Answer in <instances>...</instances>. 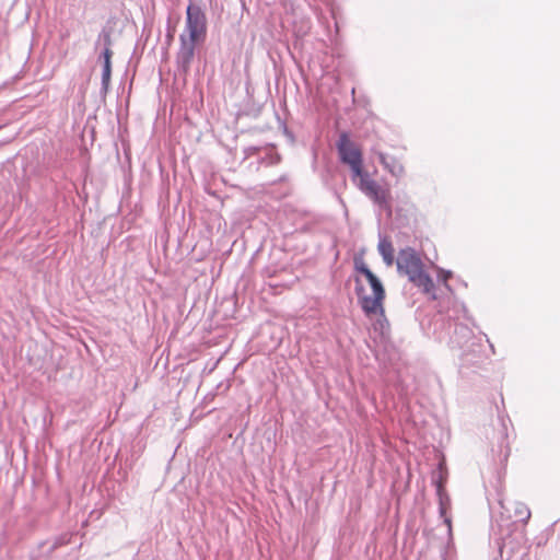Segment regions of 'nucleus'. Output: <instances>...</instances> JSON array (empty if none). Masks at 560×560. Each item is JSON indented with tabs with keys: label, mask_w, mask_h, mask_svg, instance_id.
<instances>
[{
	"label": "nucleus",
	"mask_w": 560,
	"mask_h": 560,
	"mask_svg": "<svg viewBox=\"0 0 560 560\" xmlns=\"http://www.w3.org/2000/svg\"><path fill=\"white\" fill-rule=\"evenodd\" d=\"M366 197L372 199L380 208L388 211L389 214L392 213L390 192L387 188L376 184V187L369 191Z\"/></svg>",
	"instance_id": "nucleus-8"
},
{
	"label": "nucleus",
	"mask_w": 560,
	"mask_h": 560,
	"mask_svg": "<svg viewBox=\"0 0 560 560\" xmlns=\"http://www.w3.org/2000/svg\"><path fill=\"white\" fill-rule=\"evenodd\" d=\"M258 151V149L256 147H248L245 149V154L246 156H249L250 154H254Z\"/></svg>",
	"instance_id": "nucleus-19"
},
{
	"label": "nucleus",
	"mask_w": 560,
	"mask_h": 560,
	"mask_svg": "<svg viewBox=\"0 0 560 560\" xmlns=\"http://www.w3.org/2000/svg\"><path fill=\"white\" fill-rule=\"evenodd\" d=\"M499 447H500V452H499L500 460H506L508 457L510 456V446H509V442H508V434L505 432L501 433Z\"/></svg>",
	"instance_id": "nucleus-15"
},
{
	"label": "nucleus",
	"mask_w": 560,
	"mask_h": 560,
	"mask_svg": "<svg viewBox=\"0 0 560 560\" xmlns=\"http://www.w3.org/2000/svg\"><path fill=\"white\" fill-rule=\"evenodd\" d=\"M378 252L387 266L394 264V247L390 240L383 237L378 242Z\"/></svg>",
	"instance_id": "nucleus-13"
},
{
	"label": "nucleus",
	"mask_w": 560,
	"mask_h": 560,
	"mask_svg": "<svg viewBox=\"0 0 560 560\" xmlns=\"http://www.w3.org/2000/svg\"><path fill=\"white\" fill-rule=\"evenodd\" d=\"M382 165L395 177H400L404 174V166L401 163L396 161L394 158H388L384 153L378 155Z\"/></svg>",
	"instance_id": "nucleus-12"
},
{
	"label": "nucleus",
	"mask_w": 560,
	"mask_h": 560,
	"mask_svg": "<svg viewBox=\"0 0 560 560\" xmlns=\"http://www.w3.org/2000/svg\"><path fill=\"white\" fill-rule=\"evenodd\" d=\"M112 30L108 27H103L97 35L94 49L97 50L102 48V50H112Z\"/></svg>",
	"instance_id": "nucleus-14"
},
{
	"label": "nucleus",
	"mask_w": 560,
	"mask_h": 560,
	"mask_svg": "<svg viewBox=\"0 0 560 560\" xmlns=\"http://www.w3.org/2000/svg\"><path fill=\"white\" fill-rule=\"evenodd\" d=\"M336 148L341 163L349 165L353 175H360L363 166L362 152L350 139L348 132L343 131L339 135Z\"/></svg>",
	"instance_id": "nucleus-3"
},
{
	"label": "nucleus",
	"mask_w": 560,
	"mask_h": 560,
	"mask_svg": "<svg viewBox=\"0 0 560 560\" xmlns=\"http://www.w3.org/2000/svg\"><path fill=\"white\" fill-rule=\"evenodd\" d=\"M450 346L452 349L463 350L462 360L465 364H474L476 361L469 359V352L467 349L478 347L479 345L474 342L472 330L464 324H455L453 335L450 338ZM475 351L474 349H471Z\"/></svg>",
	"instance_id": "nucleus-5"
},
{
	"label": "nucleus",
	"mask_w": 560,
	"mask_h": 560,
	"mask_svg": "<svg viewBox=\"0 0 560 560\" xmlns=\"http://www.w3.org/2000/svg\"><path fill=\"white\" fill-rule=\"evenodd\" d=\"M433 482H434V485L436 487V494L439 497V511H440V515L442 517H444V522L450 527L451 526V518H448L446 516L447 510L450 509V505H451L450 497L446 494V492L444 490L441 477L439 479H434Z\"/></svg>",
	"instance_id": "nucleus-9"
},
{
	"label": "nucleus",
	"mask_w": 560,
	"mask_h": 560,
	"mask_svg": "<svg viewBox=\"0 0 560 560\" xmlns=\"http://www.w3.org/2000/svg\"><path fill=\"white\" fill-rule=\"evenodd\" d=\"M381 315V318H378L376 320V323L374 324V328L375 329H378L381 330L382 334H384V329L385 328H388L389 324H388V320L385 318V314L383 313V315L381 313H378Z\"/></svg>",
	"instance_id": "nucleus-16"
},
{
	"label": "nucleus",
	"mask_w": 560,
	"mask_h": 560,
	"mask_svg": "<svg viewBox=\"0 0 560 560\" xmlns=\"http://www.w3.org/2000/svg\"><path fill=\"white\" fill-rule=\"evenodd\" d=\"M179 49L176 54V68L180 75L186 77L195 57L197 40L188 39L186 34L179 35Z\"/></svg>",
	"instance_id": "nucleus-6"
},
{
	"label": "nucleus",
	"mask_w": 560,
	"mask_h": 560,
	"mask_svg": "<svg viewBox=\"0 0 560 560\" xmlns=\"http://www.w3.org/2000/svg\"><path fill=\"white\" fill-rule=\"evenodd\" d=\"M186 31L188 39L203 40L207 34V18L203 10L194 3L186 9Z\"/></svg>",
	"instance_id": "nucleus-4"
},
{
	"label": "nucleus",
	"mask_w": 560,
	"mask_h": 560,
	"mask_svg": "<svg viewBox=\"0 0 560 560\" xmlns=\"http://www.w3.org/2000/svg\"><path fill=\"white\" fill-rule=\"evenodd\" d=\"M355 269L364 277H368V275L372 273L371 269L363 261L360 264L355 262Z\"/></svg>",
	"instance_id": "nucleus-18"
},
{
	"label": "nucleus",
	"mask_w": 560,
	"mask_h": 560,
	"mask_svg": "<svg viewBox=\"0 0 560 560\" xmlns=\"http://www.w3.org/2000/svg\"><path fill=\"white\" fill-rule=\"evenodd\" d=\"M373 291V296L364 294V288L360 279H355V293L359 304L365 315L381 313L383 315V301L385 299V290L381 280L372 272L365 277Z\"/></svg>",
	"instance_id": "nucleus-2"
},
{
	"label": "nucleus",
	"mask_w": 560,
	"mask_h": 560,
	"mask_svg": "<svg viewBox=\"0 0 560 560\" xmlns=\"http://www.w3.org/2000/svg\"><path fill=\"white\" fill-rule=\"evenodd\" d=\"M351 178L357 183L359 189L366 196L369 191L376 187V182L370 177V175L361 167L360 175H351Z\"/></svg>",
	"instance_id": "nucleus-11"
},
{
	"label": "nucleus",
	"mask_w": 560,
	"mask_h": 560,
	"mask_svg": "<svg viewBox=\"0 0 560 560\" xmlns=\"http://www.w3.org/2000/svg\"><path fill=\"white\" fill-rule=\"evenodd\" d=\"M112 57L113 50H101L98 59L103 61L102 69V91L106 93L109 89L112 75Z\"/></svg>",
	"instance_id": "nucleus-10"
},
{
	"label": "nucleus",
	"mask_w": 560,
	"mask_h": 560,
	"mask_svg": "<svg viewBox=\"0 0 560 560\" xmlns=\"http://www.w3.org/2000/svg\"><path fill=\"white\" fill-rule=\"evenodd\" d=\"M452 277V272L448 271V270H443V269H440V275H439V279L443 281L445 288L447 290H451L448 283H447V280Z\"/></svg>",
	"instance_id": "nucleus-17"
},
{
	"label": "nucleus",
	"mask_w": 560,
	"mask_h": 560,
	"mask_svg": "<svg viewBox=\"0 0 560 560\" xmlns=\"http://www.w3.org/2000/svg\"><path fill=\"white\" fill-rule=\"evenodd\" d=\"M397 271L406 276L408 280L422 293L436 300L435 284L430 275L424 270L421 257L412 247H405L398 252L396 259Z\"/></svg>",
	"instance_id": "nucleus-1"
},
{
	"label": "nucleus",
	"mask_w": 560,
	"mask_h": 560,
	"mask_svg": "<svg viewBox=\"0 0 560 560\" xmlns=\"http://www.w3.org/2000/svg\"><path fill=\"white\" fill-rule=\"evenodd\" d=\"M501 508L503 511L510 514L513 513V516L516 518V521L522 522L523 524H527L530 518V510L526 504L518 501H506L501 499L499 501Z\"/></svg>",
	"instance_id": "nucleus-7"
}]
</instances>
